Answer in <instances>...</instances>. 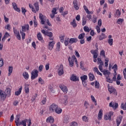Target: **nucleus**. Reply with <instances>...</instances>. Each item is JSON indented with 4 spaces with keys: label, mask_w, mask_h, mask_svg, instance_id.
<instances>
[{
    "label": "nucleus",
    "mask_w": 126,
    "mask_h": 126,
    "mask_svg": "<svg viewBox=\"0 0 126 126\" xmlns=\"http://www.w3.org/2000/svg\"><path fill=\"white\" fill-rule=\"evenodd\" d=\"M29 29H30V27L28 24H26L22 26V31H20V33L22 35V38L23 40H24V39H25V33H24V32H26V31H29Z\"/></svg>",
    "instance_id": "1"
},
{
    "label": "nucleus",
    "mask_w": 126,
    "mask_h": 126,
    "mask_svg": "<svg viewBox=\"0 0 126 126\" xmlns=\"http://www.w3.org/2000/svg\"><path fill=\"white\" fill-rule=\"evenodd\" d=\"M77 38H70L68 37H65L64 44V45L66 46H68L69 44H73L74 43H77Z\"/></svg>",
    "instance_id": "2"
},
{
    "label": "nucleus",
    "mask_w": 126,
    "mask_h": 126,
    "mask_svg": "<svg viewBox=\"0 0 126 126\" xmlns=\"http://www.w3.org/2000/svg\"><path fill=\"white\" fill-rule=\"evenodd\" d=\"M68 61L69 62L70 66H73L74 65V62L77 65V66H78V62L77 61V59L75 57V56L73 55L71 57H69Z\"/></svg>",
    "instance_id": "3"
},
{
    "label": "nucleus",
    "mask_w": 126,
    "mask_h": 126,
    "mask_svg": "<svg viewBox=\"0 0 126 126\" xmlns=\"http://www.w3.org/2000/svg\"><path fill=\"white\" fill-rule=\"evenodd\" d=\"M34 7H33V6L31 4H29V7L32 8V11L35 13L36 11L39 10V4L37 2H36L34 4Z\"/></svg>",
    "instance_id": "4"
},
{
    "label": "nucleus",
    "mask_w": 126,
    "mask_h": 126,
    "mask_svg": "<svg viewBox=\"0 0 126 126\" xmlns=\"http://www.w3.org/2000/svg\"><path fill=\"white\" fill-rule=\"evenodd\" d=\"M57 108L58 105L53 103L49 106V111L50 113H54V112H56V110Z\"/></svg>",
    "instance_id": "5"
},
{
    "label": "nucleus",
    "mask_w": 126,
    "mask_h": 126,
    "mask_svg": "<svg viewBox=\"0 0 126 126\" xmlns=\"http://www.w3.org/2000/svg\"><path fill=\"white\" fill-rule=\"evenodd\" d=\"M97 64H99L98 66L99 70L101 71V72H103L104 63H103V61H102V60H101V58L97 59Z\"/></svg>",
    "instance_id": "6"
},
{
    "label": "nucleus",
    "mask_w": 126,
    "mask_h": 126,
    "mask_svg": "<svg viewBox=\"0 0 126 126\" xmlns=\"http://www.w3.org/2000/svg\"><path fill=\"white\" fill-rule=\"evenodd\" d=\"M114 115V112H110L109 113H106L104 117V119L105 121H111V117Z\"/></svg>",
    "instance_id": "7"
},
{
    "label": "nucleus",
    "mask_w": 126,
    "mask_h": 126,
    "mask_svg": "<svg viewBox=\"0 0 126 126\" xmlns=\"http://www.w3.org/2000/svg\"><path fill=\"white\" fill-rule=\"evenodd\" d=\"M39 73V71L37 70H33L32 72V76L31 78L33 80L35 79L36 77H38V73Z\"/></svg>",
    "instance_id": "8"
},
{
    "label": "nucleus",
    "mask_w": 126,
    "mask_h": 126,
    "mask_svg": "<svg viewBox=\"0 0 126 126\" xmlns=\"http://www.w3.org/2000/svg\"><path fill=\"white\" fill-rule=\"evenodd\" d=\"M6 99V96L5 95V93L4 91L0 90V100L4 101Z\"/></svg>",
    "instance_id": "9"
},
{
    "label": "nucleus",
    "mask_w": 126,
    "mask_h": 126,
    "mask_svg": "<svg viewBox=\"0 0 126 126\" xmlns=\"http://www.w3.org/2000/svg\"><path fill=\"white\" fill-rule=\"evenodd\" d=\"M13 32L18 40H21V36H20V33H19V32L17 31V30L15 28H13Z\"/></svg>",
    "instance_id": "10"
},
{
    "label": "nucleus",
    "mask_w": 126,
    "mask_h": 126,
    "mask_svg": "<svg viewBox=\"0 0 126 126\" xmlns=\"http://www.w3.org/2000/svg\"><path fill=\"white\" fill-rule=\"evenodd\" d=\"M41 33L44 34V36H48V37L53 36V33H52V32H49V31H45L44 30H42L41 31Z\"/></svg>",
    "instance_id": "11"
},
{
    "label": "nucleus",
    "mask_w": 126,
    "mask_h": 126,
    "mask_svg": "<svg viewBox=\"0 0 126 126\" xmlns=\"http://www.w3.org/2000/svg\"><path fill=\"white\" fill-rule=\"evenodd\" d=\"M5 95L6 97H10L11 96V89L9 88H7L4 92Z\"/></svg>",
    "instance_id": "12"
},
{
    "label": "nucleus",
    "mask_w": 126,
    "mask_h": 126,
    "mask_svg": "<svg viewBox=\"0 0 126 126\" xmlns=\"http://www.w3.org/2000/svg\"><path fill=\"white\" fill-rule=\"evenodd\" d=\"M39 18L40 19L41 24H45V22H46V20L47 19V17L46 16L43 15L42 13L39 14Z\"/></svg>",
    "instance_id": "13"
},
{
    "label": "nucleus",
    "mask_w": 126,
    "mask_h": 126,
    "mask_svg": "<svg viewBox=\"0 0 126 126\" xmlns=\"http://www.w3.org/2000/svg\"><path fill=\"white\" fill-rule=\"evenodd\" d=\"M55 44H56V41H50L48 43V49H49L50 51H52V50H53L54 46H55Z\"/></svg>",
    "instance_id": "14"
},
{
    "label": "nucleus",
    "mask_w": 126,
    "mask_h": 126,
    "mask_svg": "<svg viewBox=\"0 0 126 126\" xmlns=\"http://www.w3.org/2000/svg\"><path fill=\"white\" fill-rule=\"evenodd\" d=\"M27 122H28L27 119L23 120L19 122V124L17 126H27Z\"/></svg>",
    "instance_id": "15"
},
{
    "label": "nucleus",
    "mask_w": 126,
    "mask_h": 126,
    "mask_svg": "<svg viewBox=\"0 0 126 126\" xmlns=\"http://www.w3.org/2000/svg\"><path fill=\"white\" fill-rule=\"evenodd\" d=\"M60 88L62 90V91L65 94H66L67 93V88H66V86L63 85H60L59 86Z\"/></svg>",
    "instance_id": "16"
},
{
    "label": "nucleus",
    "mask_w": 126,
    "mask_h": 126,
    "mask_svg": "<svg viewBox=\"0 0 126 126\" xmlns=\"http://www.w3.org/2000/svg\"><path fill=\"white\" fill-rule=\"evenodd\" d=\"M118 106L119 105L116 102H111L109 103V107H111L112 108H113V109H114V110H116V109H117Z\"/></svg>",
    "instance_id": "17"
},
{
    "label": "nucleus",
    "mask_w": 126,
    "mask_h": 126,
    "mask_svg": "<svg viewBox=\"0 0 126 126\" xmlns=\"http://www.w3.org/2000/svg\"><path fill=\"white\" fill-rule=\"evenodd\" d=\"M92 54L93 55V58L94 59H97L98 57V56L99 55V52H98V50H93L91 51Z\"/></svg>",
    "instance_id": "18"
},
{
    "label": "nucleus",
    "mask_w": 126,
    "mask_h": 126,
    "mask_svg": "<svg viewBox=\"0 0 126 126\" xmlns=\"http://www.w3.org/2000/svg\"><path fill=\"white\" fill-rule=\"evenodd\" d=\"M59 75H63V65H60L58 69Z\"/></svg>",
    "instance_id": "19"
},
{
    "label": "nucleus",
    "mask_w": 126,
    "mask_h": 126,
    "mask_svg": "<svg viewBox=\"0 0 126 126\" xmlns=\"http://www.w3.org/2000/svg\"><path fill=\"white\" fill-rule=\"evenodd\" d=\"M73 3L75 9H76V10H78V9H79V6L78 5V1L77 0H74Z\"/></svg>",
    "instance_id": "20"
},
{
    "label": "nucleus",
    "mask_w": 126,
    "mask_h": 126,
    "mask_svg": "<svg viewBox=\"0 0 126 126\" xmlns=\"http://www.w3.org/2000/svg\"><path fill=\"white\" fill-rule=\"evenodd\" d=\"M12 6L14 10L17 11V12H20V11H21L20 8L17 7V5L16 3H12Z\"/></svg>",
    "instance_id": "21"
},
{
    "label": "nucleus",
    "mask_w": 126,
    "mask_h": 126,
    "mask_svg": "<svg viewBox=\"0 0 126 126\" xmlns=\"http://www.w3.org/2000/svg\"><path fill=\"white\" fill-rule=\"evenodd\" d=\"M55 122V119L53 117L49 116L46 119V123H49L50 124H53Z\"/></svg>",
    "instance_id": "22"
},
{
    "label": "nucleus",
    "mask_w": 126,
    "mask_h": 126,
    "mask_svg": "<svg viewBox=\"0 0 126 126\" xmlns=\"http://www.w3.org/2000/svg\"><path fill=\"white\" fill-rule=\"evenodd\" d=\"M122 120H123V116H120L118 117H117V120H116L117 126H120V125H121Z\"/></svg>",
    "instance_id": "23"
},
{
    "label": "nucleus",
    "mask_w": 126,
    "mask_h": 126,
    "mask_svg": "<svg viewBox=\"0 0 126 126\" xmlns=\"http://www.w3.org/2000/svg\"><path fill=\"white\" fill-rule=\"evenodd\" d=\"M102 117H103V110L100 109L98 114V117H97L98 121H100V120H102Z\"/></svg>",
    "instance_id": "24"
},
{
    "label": "nucleus",
    "mask_w": 126,
    "mask_h": 126,
    "mask_svg": "<svg viewBox=\"0 0 126 126\" xmlns=\"http://www.w3.org/2000/svg\"><path fill=\"white\" fill-rule=\"evenodd\" d=\"M24 90L26 94H29L30 89H29V85L25 84Z\"/></svg>",
    "instance_id": "25"
},
{
    "label": "nucleus",
    "mask_w": 126,
    "mask_h": 126,
    "mask_svg": "<svg viewBox=\"0 0 126 126\" xmlns=\"http://www.w3.org/2000/svg\"><path fill=\"white\" fill-rule=\"evenodd\" d=\"M121 80H122V76L120 74L117 75V79L116 80V83L117 85H120L121 84Z\"/></svg>",
    "instance_id": "26"
},
{
    "label": "nucleus",
    "mask_w": 126,
    "mask_h": 126,
    "mask_svg": "<svg viewBox=\"0 0 126 126\" xmlns=\"http://www.w3.org/2000/svg\"><path fill=\"white\" fill-rule=\"evenodd\" d=\"M88 76L90 81H93V80L95 79V76H94V74H93V73H90Z\"/></svg>",
    "instance_id": "27"
},
{
    "label": "nucleus",
    "mask_w": 126,
    "mask_h": 126,
    "mask_svg": "<svg viewBox=\"0 0 126 126\" xmlns=\"http://www.w3.org/2000/svg\"><path fill=\"white\" fill-rule=\"evenodd\" d=\"M106 38H107V36H106V34L104 33H101V35L98 36V39L100 41L104 40V39H106Z\"/></svg>",
    "instance_id": "28"
},
{
    "label": "nucleus",
    "mask_w": 126,
    "mask_h": 126,
    "mask_svg": "<svg viewBox=\"0 0 126 126\" xmlns=\"http://www.w3.org/2000/svg\"><path fill=\"white\" fill-rule=\"evenodd\" d=\"M22 91V86L20 87V88L19 89L18 91H17L15 92V95L16 96H19L20 94H21Z\"/></svg>",
    "instance_id": "29"
},
{
    "label": "nucleus",
    "mask_w": 126,
    "mask_h": 126,
    "mask_svg": "<svg viewBox=\"0 0 126 126\" xmlns=\"http://www.w3.org/2000/svg\"><path fill=\"white\" fill-rule=\"evenodd\" d=\"M8 71V76H10V75H11V73H12V71H13V67L11 66H9Z\"/></svg>",
    "instance_id": "30"
},
{
    "label": "nucleus",
    "mask_w": 126,
    "mask_h": 126,
    "mask_svg": "<svg viewBox=\"0 0 126 126\" xmlns=\"http://www.w3.org/2000/svg\"><path fill=\"white\" fill-rule=\"evenodd\" d=\"M122 14V12L120 11L119 9H117L115 12V16L116 17H120Z\"/></svg>",
    "instance_id": "31"
},
{
    "label": "nucleus",
    "mask_w": 126,
    "mask_h": 126,
    "mask_svg": "<svg viewBox=\"0 0 126 126\" xmlns=\"http://www.w3.org/2000/svg\"><path fill=\"white\" fill-rule=\"evenodd\" d=\"M71 25L73 26L74 28H75L76 26H77V24H76V21L75 19H74L73 21L70 23Z\"/></svg>",
    "instance_id": "32"
},
{
    "label": "nucleus",
    "mask_w": 126,
    "mask_h": 126,
    "mask_svg": "<svg viewBox=\"0 0 126 126\" xmlns=\"http://www.w3.org/2000/svg\"><path fill=\"white\" fill-rule=\"evenodd\" d=\"M71 80L72 81H77L78 80V78L74 75H72L70 78Z\"/></svg>",
    "instance_id": "33"
},
{
    "label": "nucleus",
    "mask_w": 126,
    "mask_h": 126,
    "mask_svg": "<svg viewBox=\"0 0 126 126\" xmlns=\"http://www.w3.org/2000/svg\"><path fill=\"white\" fill-rule=\"evenodd\" d=\"M37 37L38 40H39V41H42V40H43V36H42V34L40 32L37 33Z\"/></svg>",
    "instance_id": "34"
},
{
    "label": "nucleus",
    "mask_w": 126,
    "mask_h": 126,
    "mask_svg": "<svg viewBox=\"0 0 126 126\" xmlns=\"http://www.w3.org/2000/svg\"><path fill=\"white\" fill-rule=\"evenodd\" d=\"M62 112H63L62 108H59V107L57 106V108L55 110V113H56V114H61Z\"/></svg>",
    "instance_id": "35"
},
{
    "label": "nucleus",
    "mask_w": 126,
    "mask_h": 126,
    "mask_svg": "<svg viewBox=\"0 0 126 126\" xmlns=\"http://www.w3.org/2000/svg\"><path fill=\"white\" fill-rule=\"evenodd\" d=\"M8 37H9V33H8V32H6L2 38V41H5L6 38H8Z\"/></svg>",
    "instance_id": "36"
},
{
    "label": "nucleus",
    "mask_w": 126,
    "mask_h": 126,
    "mask_svg": "<svg viewBox=\"0 0 126 126\" xmlns=\"http://www.w3.org/2000/svg\"><path fill=\"white\" fill-rule=\"evenodd\" d=\"M94 87L96 89H99V88H100V83H99V82L97 81L94 82Z\"/></svg>",
    "instance_id": "37"
},
{
    "label": "nucleus",
    "mask_w": 126,
    "mask_h": 126,
    "mask_svg": "<svg viewBox=\"0 0 126 126\" xmlns=\"http://www.w3.org/2000/svg\"><path fill=\"white\" fill-rule=\"evenodd\" d=\"M110 76H111V75H108V76H107V77H106V81H107V82H109V83H112L113 80L111 79V78L110 77Z\"/></svg>",
    "instance_id": "38"
},
{
    "label": "nucleus",
    "mask_w": 126,
    "mask_h": 126,
    "mask_svg": "<svg viewBox=\"0 0 126 126\" xmlns=\"http://www.w3.org/2000/svg\"><path fill=\"white\" fill-rule=\"evenodd\" d=\"M23 76L25 79H28V78H29V75L28 74V73H27V72H24L23 73Z\"/></svg>",
    "instance_id": "39"
},
{
    "label": "nucleus",
    "mask_w": 126,
    "mask_h": 126,
    "mask_svg": "<svg viewBox=\"0 0 126 126\" xmlns=\"http://www.w3.org/2000/svg\"><path fill=\"white\" fill-rule=\"evenodd\" d=\"M64 35H61L59 36V38L60 39V41L62 43H64Z\"/></svg>",
    "instance_id": "40"
},
{
    "label": "nucleus",
    "mask_w": 126,
    "mask_h": 126,
    "mask_svg": "<svg viewBox=\"0 0 126 126\" xmlns=\"http://www.w3.org/2000/svg\"><path fill=\"white\" fill-rule=\"evenodd\" d=\"M88 78V77L87 76V75H85L81 77V79L82 81H85L86 80H87Z\"/></svg>",
    "instance_id": "41"
},
{
    "label": "nucleus",
    "mask_w": 126,
    "mask_h": 126,
    "mask_svg": "<svg viewBox=\"0 0 126 126\" xmlns=\"http://www.w3.org/2000/svg\"><path fill=\"white\" fill-rule=\"evenodd\" d=\"M104 65L106 67H108V63H109V58H105L104 60Z\"/></svg>",
    "instance_id": "42"
},
{
    "label": "nucleus",
    "mask_w": 126,
    "mask_h": 126,
    "mask_svg": "<svg viewBox=\"0 0 126 126\" xmlns=\"http://www.w3.org/2000/svg\"><path fill=\"white\" fill-rule=\"evenodd\" d=\"M100 56L103 58H106V54H105V50H102L100 53Z\"/></svg>",
    "instance_id": "43"
},
{
    "label": "nucleus",
    "mask_w": 126,
    "mask_h": 126,
    "mask_svg": "<svg viewBox=\"0 0 126 126\" xmlns=\"http://www.w3.org/2000/svg\"><path fill=\"white\" fill-rule=\"evenodd\" d=\"M91 30V28L89 29V27H87V26H85L84 27V31H85V32H90V31Z\"/></svg>",
    "instance_id": "44"
},
{
    "label": "nucleus",
    "mask_w": 126,
    "mask_h": 126,
    "mask_svg": "<svg viewBox=\"0 0 126 126\" xmlns=\"http://www.w3.org/2000/svg\"><path fill=\"white\" fill-rule=\"evenodd\" d=\"M103 74L105 75L106 77L108 76V75H111V73L108 70L103 71Z\"/></svg>",
    "instance_id": "45"
},
{
    "label": "nucleus",
    "mask_w": 126,
    "mask_h": 126,
    "mask_svg": "<svg viewBox=\"0 0 126 126\" xmlns=\"http://www.w3.org/2000/svg\"><path fill=\"white\" fill-rule=\"evenodd\" d=\"M84 9L88 14H90V13H91V12L88 10V8H87V6H86V5H84Z\"/></svg>",
    "instance_id": "46"
},
{
    "label": "nucleus",
    "mask_w": 126,
    "mask_h": 126,
    "mask_svg": "<svg viewBox=\"0 0 126 126\" xmlns=\"http://www.w3.org/2000/svg\"><path fill=\"white\" fill-rule=\"evenodd\" d=\"M123 22H124V19L119 18L118 19L117 23L118 24H123Z\"/></svg>",
    "instance_id": "47"
},
{
    "label": "nucleus",
    "mask_w": 126,
    "mask_h": 126,
    "mask_svg": "<svg viewBox=\"0 0 126 126\" xmlns=\"http://www.w3.org/2000/svg\"><path fill=\"white\" fill-rule=\"evenodd\" d=\"M84 36H85V33H81L78 36V39H79L80 40H82V39H83L84 38Z\"/></svg>",
    "instance_id": "48"
},
{
    "label": "nucleus",
    "mask_w": 126,
    "mask_h": 126,
    "mask_svg": "<svg viewBox=\"0 0 126 126\" xmlns=\"http://www.w3.org/2000/svg\"><path fill=\"white\" fill-rule=\"evenodd\" d=\"M65 97V99L62 100V103L64 104V105H67V97L64 96Z\"/></svg>",
    "instance_id": "49"
},
{
    "label": "nucleus",
    "mask_w": 126,
    "mask_h": 126,
    "mask_svg": "<svg viewBox=\"0 0 126 126\" xmlns=\"http://www.w3.org/2000/svg\"><path fill=\"white\" fill-rule=\"evenodd\" d=\"M113 69L114 70V72H117V70H118V65L116 64H114L112 67Z\"/></svg>",
    "instance_id": "50"
},
{
    "label": "nucleus",
    "mask_w": 126,
    "mask_h": 126,
    "mask_svg": "<svg viewBox=\"0 0 126 126\" xmlns=\"http://www.w3.org/2000/svg\"><path fill=\"white\" fill-rule=\"evenodd\" d=\"M3 65V59L0 56V67Z\"/></svg>",
    "instance_id": "51"
},
{
    "label": "nucleus",
    "mask_w": 126,
    "mask_h": 126,
    "mask_svg": "<svg viewBox=\"0 0 126 126\" xmlns=\"http://www.w3.org/2000/svg\"><path fill=\"white\" fill-rule=\"evenodd\" d=\"M91 99H92L93 102L95 103V106H96L97 102H96V99H95V97L93 95H91Z\"/></svg>",
    "instance_id": "52"
},
{
    "label": "nucleus",
    "mask_w": 126,
    "mask_h": 126,
    "mask_svg": "<svg viewBox=\"0 0 126 126\" xmlns=\"http://www.w3.org/2000/svg\"><path fill=\"white\" fill-rule=\"evenodd\" d=\"M114 40L113 39H109L108 40V43L109 44L110 46L113 45V42Z\"/></svg>",
    "instance_id": "53"
},
{
    "label": "nucleus",
    "mask_w": 126,
    "mask_h": 126,
    "mask_svg": "<svg viewBox=\"0 0 126 126\" xmlns=\"http://www.w3.org/2000/svg\"><path fill=\"white\" fill-rule=\"evenodd\" d=\"M108 91L110 93H113L115 91V89L113 87H108Z\"/></svg>",
    "instance_id": "54"
},
{
    "label": "nucleus",
    "mask_w": 126,
    "mask_h": 126,
    "mask_svg": "<svg viewBox=\"0 0 126 126\" xmlns=\"http://www.w3.org/2000/svg\"><path fill=\"white\" fill-rule=\"evenodd\" d=\"M56 48L58 51L61 49V42H58L56 44Z\"/></svg>",
    "instance_id": "55"
},
{
    "label": "nucleus",
    "mask_w": 126,
    "mask_h": 126,
    "mask_svg": "<svg viewBox=\"0 0 126 126\" xmlns=\"http://www.w3.org/2000/svg\"><path fill=\"white\" fill-rule=\"evenodd\" d=\"M117 72H115L114 75V76L112 78V80H113V81H117Z\"/></svg>",
    "instance_id": "56"
},
{
    "label": "nucleus",
    "mask_w": 126,
    "mask_h": 126,
    "mask_svg": "<svg viewBox=\"0 0 126 126\" xmlns=\"http://www.w3.org/2000/svg\"><path fill=\"white\" fill-rule=\"evenodd\" d=\"M38 83L40 84L43 85L44 84V80H43V79L41 78H39L38 79Z\"/></svg>",
    "instance_id": "57"
},
{
    "label": "nucleus",
    "mask_w": 126,
    "mask_h": 126,
    "mask_svg": "<svg viewBox=\"0 0 126 126\" xmlns=\"http://www.w3.org/2000/svg\"><path fill=\"white\" fill-rule=\"evenodd\" d=\"M82 119L84 122H88V118L85 116H83Z\"/></svg>",
    "instance_id": "58"
},
{
    "label": "nucleus",
    "mask_w": 126,
    "mask_h": 126,
    "mask_svg": "<svg viewBox=\"0 0 126 126\" xmlns=\"http://www.w3.org/2000/svg\"><path fill=\"white\" fill-rule=\"evenodd\" d=\"M84 107L86 109H88V107H89V103L87 102V101H85L84 103Z\"/></svg>",
    "instance_id": "59"
},
{
    "label": "nucleus",
    "mask_w": 126,
    "mask_h": 126,
    "mask_svg": "<svg viewBox=\"0 0 126 126\" xmlns=\"http://www.w3.org/2000/svg\"><path fill=\"white\" fill-rule=\"evenodd\" d=\"M52 13L54 14H57V13H58L57 12V8H53L52 10Z\"/></svg>",
    "instance_id": "60"
},
{
    "label": "nucleus",
    "mask_w": 126,
    "mask_h": 126,
    "mask_svg": "<svg viewBox=\"0 0 126 126\" xmlns=\"http://www.w3.org/2000/svg\"><path fill=\"white\" fill-rule=\"evenodd\" d=\"M15 123L16 124V125L17 126L19 123H20V122H19V118H17L16 120H15Z\"/></svg>",
    "instance_id": "61"
},
{
    "label": "nucleus",
    "mask_w": 126,
    "mask_h": 126,
    "mask_svg": "<svg viewBox=\"0 0 126 126\" xmlns=\"http://www.w3.org/2000/svg\"><path fill=\"white\" fill-rule=\"evenodd\" d=\"M5 29L7 30H10V29H11V28L10 27V25L9 24H8L6 26H5Z\"/></svg>",
    "instance_id": "62"
},
{
    "label": "nucleus",
    "mask_w": 126,
    "mask_h": 126,
    "mask_svg": "<svg viewBox=\"0 0 126 126\" xmlns=\"http://www.w3.org/2000/svg\"><path fill=\"white\" fill-rule=\"evenodd\" d=\"M78 126L77 123L75 122H73L70 124V126Z\"/></svg>",
    "instance_id": "63"
},
{
    "label": "nucleus",
    "mask_w": 126,
    "mask_h": 126,
    "mask_svg": "<svg viewBox=\"0 0 126 126\" xmlns=\"http://www.w3.org/2000/svg\"><path fill=\"white\" fill-rule=\"evenodd\" d=\"M124 76L125 79H126V68L123 70Z\"/></svg>",
    "instance_id": "64"
}]
</instances>
